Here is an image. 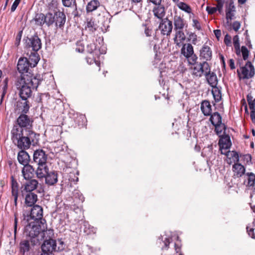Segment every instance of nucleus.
Returning a JSON list of instances; mask_svg holds the SVG:
<instances>
[{
  "label": "nucleus",
  "instance_id": "obj_1",
  "mask_svg": "<svg viewBox=\"0 0 255 255\" xmlns=\"http://www.w3.org/2000/svg\"><path fill=\"white\" fill-rule=\"evenodd\" d=\"M42 79L40 75L34 77L24 75L20 77L16 83L17 88L19 89V95L22 100H26L32 95L33 90H36L40 84Z\"/></svg>",
  "mask_w": 255,
  "mask_h": 255
},
{
  "label": "nucleus",
  "instance_id": "obj_2",
  "mask_svg": "<svg viewBox=\"0 0 255 255\" xmlns=\"http://www.w3.org/2000/svg\"><path fill=\"white\" fill-rule=\"evenodd\" d=\"M12 142L21 149H27L31 144H36L39 140V134L33 131L11 132Z\"/></svg>",
  "mask_w": 255,
  "mask_h": 255
},
{
  "label": "nucleus",
  "instance_id": "obj_3",
  "mask_svg": "<svg viewBox=\"0 0 255 255\" xmlns=\"http://www.w3.org/2000/svg\"><path fill=\"white\" fill-rule=\"evenodd\" d=\"M47 158L48 155L43 149H38L34 151L32 162L37 166L35 173L38 178H42L47 173L48 170Z\"/></svg>",
  "mask_w": 255,
  "mask_h": 255
},
{
  "label": "nucleus",
  "instance_id": "obj_4",
  "mask_svg": "<svg viewBox=\"0 0 255 255\" xmlns=\"http://www.w3.org/2000/svg\"><path fill=\"white\" fill-rule=\"evenodd\" d=\"M24 230V234L29 239L33 245L39 242V235L41 231V225L39 222H29L27 223Z\"/></svg>",
  "mask_w": 255,
  "mask_h": 255
},
{
  "label": "nucleus",
  "instance_id": "obj_5",
  "mask_svg": "<svg viewBox=\"0 0 255 255\" xmlns=\"http://www.w3.org/2000/svg\"><path fill=\"white\" fill-rule=\"evenodd\" d=\"M32 123L33 121L26 114H21L14 124L11 132L32 131L31 129Z\"/></svg>",
  "mask_w": 255,
  "mask_h": 255
},
{
  "label": "nucleus",
  "instance_id": "obj_6",
  "mask_svg": "<svg viewBox=\"0 0 255 255\" xmlns=\"http://www.w3.org/2000/svg\"><path fill=\"white\" fill-rule=\"evenodd\" d=\"M42 208L39 205H35L28 210L23 211V220L21 223L26 224L32 220H33V222H39L42 218Z\"/></svg>",
  "mask_w": 255,
  "mask_h": 255
},
{
  "label": "nucleus",
  "instance_id": "obj_7",
  "mask_svg": "<svg viewBox=\"0 0 255 255\" xmlns=\"http://www.w3.org/2000/svg\"><path fill=\"white\" fill-rule=\"evenodd\" d=\"M191 69L192 70L193 76L200 78L203 75L205 76L210 74L211 67L207 61H203L192 66Z\"/></svg>",
  "mask_w": 255,
  "mask_h": 255
},
{
  "label": "nucleus",
  "instance_id": "obj_8",
  "mask_svg": "<svg viewBox=\"0 0 255 255\" xmlns=\"http://www.w3.org/2000/svg\"><path fill=\"white\" fill-rule=\"evenodd\" d=\"M24 40L25 46L27 49H31L32 51H38L41 48V41L37 34L26 37Z\"/></svg>",
  "mask_w": 255,
  "mask_h": 255
},
{
  "label": "nucleus",
  "instance_id": "obj_9",
  "mask_svg": "<svg viewBox=\"0 0 255 255\" xmlns=\"http://www.w3.org/2000/svg\"><path fill=\"white\" fill-rule=\"evenodd\" d=\"M41 248L40 255H54L53 252L56 251V241L53 239L44 240Z\"/></svg>",
  "mask_w": 255,
  "mask_h": 255
},
{
  "label": "nucleus",
  "instance_id": "obj_10",
  "mask_svg": "<svg viewBox=\"0 0 255 255\" xmlns=\"http://www.w3.org/2000/svg\"><path fill=\"white\" fill-rule=\"evenodd\" d=\"M30 64L28 63V59L26 57H20L17 63V69L18 72L21 74V77L27 75L29 77H34L29 71Z\"/></svg>",
  "mask_w": 255,
  "mask_h": 255
},
{
  "label": "nucleus",
  "instance_id": "obj_11",
  "mask_svg": "<svg viewBox=\"0 0 255 255\" xmlns=\"http://www.w3.org/2000/svg\"><path fill=\"white\" fill-rule=\"evenodd\" d=\"M161 33L163 35H170L173 28L172 22L167 18L161 20L158 26Z\"/></svg>",
  "mask_w": 255,
  "mask_h": 255
},
{
  "label": "nucleus",
  "instance_id": "obj_12",
  "mask_svg": "<svg viewBox=\"0 0 255 255\" xmlns=\"http://www.w3.org/2000/svg\"><path fill=\"white\" fill-rule=\"evenodd\" d=\"M243 79H250L255 75V68L250 61H248L245 66L241 68Z\"/></svg>",
  "mask_w": 255,
  "mask_h": 255
},
{
  "label": "nucleus",
  "instance_id": "obj_13",
  "mask_svg": "<svg viewBox=\"0 0 255 255\" xmlns=\"http://www.w3.org/2000/svg\"><path fill=\"white\" fill-rule=\"evenodd\" d=\"M45 178V183L48 185H53L58 181V173L56 171H52L49 172V168L45 176L42 178Z\"/></svg>",
  "mask_w": 255,
  "mask_h": 255
},
{
  "label": "nucleus",
  "instance_id": "obj_14",
  "mask_svg": "<svg viewBox=\"0 0 255 255\" xmlns=\"http://www.w3.org/2000/svg\"><path fill=\"white\" fill-rule=\"evenodd\" d=\"M220 137L218 144L220 149H229L232 145V142L231 141L230 136L226 134H223L221 136H219Z\"/></svg>",
  "mask_w": 255,
  "mask_h": 255
},
{
  "label": "nucleus",
  "instance_id": "obj_15",
  "mask_svg": "<svg viewBox=\"0 0 255 255\" xmlns=\"http://www.w3.org/2000/svg\"><path fill=\"white\" fill-rule=\"evenodd\" d=\"M174 30L183 29L185 27H187V24L186 21L180 16L175 15L173 18Z\"/></svg>",
  "mask_w": 255,
  "mask_h": 255
},
{
  "label": "nucleus",
  "instance_id": "obj_16",
  "mask_svg": "<svg viewBox=\"0 0 255 255\" xmlns=\"http://www.w3.org/2000/svg\"><path fill=\"white\" fill-rule=\"evenodd\" d=\"M35 172L33 167L29 164L24 165L22 169V176L25 180L31 179L33 177Z\"/></svg>",
  "mask_w": 255,
  "mask_h": 255
},
{
  "label": "nucleus",
  "instance_id": "obj_17",
  "mask_svg": "<svg viewBox=\"0 0 255 255\" xmlns=\"http://www.w3.org/2000/svg\"><path fill=\"white\" fill-rule=\"evenodd\" d=\"M25 149H21L18 153L17 160L19 163L23 166L29 164L30 156Z\"/></svg>",
  "mask_w": 255,
  "mask_h": 255
},
{
  "label": "nucleus",
  "instance_id": "obj_18",
  "mask_svg": "<svg viewBox=\"0 0 255 255\" xmlns=\"http://www.w3.org/2000/svg\"><path fill=\"white\" fill-rule=\"evenodd\" d=\"M232 170L234 172V176L236 178L241 177L245 174V167L241 163H235L233 165Z\"/></svg>",
  "mask_w": 255,
  "mask_h": 255
},
{
  "label": "nucleus",
  "instance_id": "obj_19",
  "mask_svg": "<svg viewBox=\"0 0 255 255\" xmlns=\"http://www.w3.org/2000/svg\"><path fill=\"white\" fill-rule=\"evenodd\" d=\"M212 56V52L211 48L206 45H204L200 50V58L210 61Z\"/></svg>",
  "mask_w": 255,
  "mask_h": 255
},
{
  "label": "nucleus",
  "instance_id": "obj_20",
  "mask_svg": "<svg viewBox=\"0 0 255 255\" xmlns=\"http://www.w3.org/2000/svg\"><path fill=\"white\" fill-rule=\"evenodd\" d=\"M37 200V195L33 193L29 192L25 195V204L29 207H31L32 206L35 205L34 204Z\"/></svg>",
  "mask_w": 255,
  "mask_h": 255
},
{
  "label": "nucleus",
  "instance_id": "obj_21",
  "mask_svg": "<svg viewBox=\"0 0 255 255\" xmlns=\"http://www.w3.org/2000/svg\"><path fill=\"white\" fill-rule=\"evenodd\" d=\"M156 6L154 7L153 9L154 15L159 19L160 20L163 19V17L165 15V10L164 5L159 4H156Z\"/></svg>",
  "mask_w": 255,
  "mask_h": 255
},
{
  "label": "nucleus",
  "instance_id": "obj_22",
  "mask_svg": "<svg viewBox=\"0 0 255 255\" xmlns=\"http://www.w3.org/2000/svg\"><path fill=\"white\" fill-rule=\"evenodd\" d=\"M38 182L36 179H31L24 185L23 191L27 193L32 192L37 187Z\"/></svg>",
  "mask_w": 255,
  "mask_h": 255
},
{
  "label": "nucleus",
  "instance_id": "obj_23",
  "mask_svg": "<svg viewBox=\"0 0 255 255\" xmlns=\"http://www.w3.org/2000/svg\"><path fill=\"white\" fill-rule=\"evenodd\" d=\"M17 107L21 114H27L29 110V103L28 99L26 100H19L17 102Z\"/></svg>",
  "mask_w": 255,
  "mask_h": 255
},
{
  "label": "nucleus",
  "instance_id": "obj_24",
  "mask_svg": "<svg viewBox=\"0 0 255 255\" xmlns=\"http://www.w3.org/2000/svg\"><path fill=\"white\" fill-rule=\"evenodd\" d=\"M55 25L59 27H62L65 23L66 16L63 12L58 11L55 12Z\"/></svg>",
  "mask_w": 255,
  "mask_h": 255
},
{
  "label": "nucleus",
  "instance_id": "obj_25",
  "mask_svg": "<svg viewBox=\"0 0 255 255\" xmlns=\"http://www.w3.org/2000/svg\"><path fill=\"white\" fill-rule=\"evenodd\" d=\"M193 47L191 44H183V46L181 49V53L185 58H188L190 55H192V54H193Z\"/></svg>",
  "mask_w": 255,
  "mask_h": 255
},
{
  "label": "nucleus",
  "instance_id": "obj_26",
  "mask_svg": "<svg viewBox=\"0 0 255 255\" xmlns=\"http://www.w3.org/2000/svg\"><path fill=\"white\" fill-rule=\"evenodd\" d=\"M62 3L64 6L71 7L74 9L73 13L74 16L77 15V4L76 0H62Z\"/></svg>",
  "mask_w": 255,
  "mask_h": 255
},
{
  "label": "nucleus",
  "instance_id": "obj_27",
  "mask_svg": "<svg viewBox=\"0 0 255 255\" xmlns=\"http://www.w3.org/2000/svg\"><path fill=\"white\" fill-rule=\"evenodd\" d=\"M201 110L204 116H210L212 112V108L210 102L206 100L202 102L201 105Z\"/></svg>",
  "mask_w": 255,
  "mask_h": 255
},
{
  "label": "nucleus",
  "instance_id": "obj_28",
  "mask_svg": "<svg viewBox=\"0 0 255 255\" xmlns=\"http://www.w3.org/2000/svg\"><path fill=\"white\" fill-rule=\"evenodd\" d=\"M39 59V56L37 51L31 52L28 59H27L28 63L30 64V67H34L37 64Z\"/></svg>",
  "mask_w": 255,
  "mask_h": 255
},
{
  "label": "nucleus",
  "instance_id": "obj_29",
  "mask_svg": "<svg viewBox=\"0 0 255 255\" xmlns=\"http://www.w3.org/2000/svg\"><path fill=\"white\" fill-rule=\"evenodd\" d=\"M98 28L97 24L92 18H87L85 22V29L90 32H93L97 30Z\"/></svg>",
  "mask_w": 255,
  "mask_h": 255
},
{
  "label": "nucleus",
  "instance_id": "obj_30",
  "mask_svg": "<svg viewBox=\"0 0 255 255\" xmlns=\"http://www.w3.org/2000/svg\"><path fill=\"white\" fill-rule=\"evenodd\" d=\"M208 84L213 88H216L218 84L217 77L214 72H210V74L205 76Z\"/></svg>",
  "mask_w": 255,
  "mask_h": 255
},
{
  "label": "nucleus",
  "instance_id": "obj_31",
  "mask_svg": "<svg viewBox=\"0 0 255 255\" xmlns=\"http://www.w3.org/2000/svg\"><path fill=\"white\" fill-rule=\"evenodd\" d=\"M100 6V2L98 0H91L88 2L86 5V11L87 13L93 12L96 10Z\"/></svg>",
  "mask_w": 255,
  "mask_h": 255
},
{
  "label": "nucleus",
  "instance_id": "obj_32",
  "mask_svg": "<svg viewBox=\"0 0 255 255\" xmlns=\"http://www.w3.org/2000/svg\"><path fill=\"white\" fill-rule=\"evenodd\" d=\"M175 31V35L174 40L175 42L176 43L177 45L179 46L180 43L182 42L185 40V35L183 31V29Z\"/></svg>",
  "mask_w": 255,
  "mask_h": 255
},
{
  "label": "nucleus",
  "instance_id": "obj_33",
  "mask_svg": "<svg viewBox=\"0 0 255 255\" xmlns=\"http://www.w3.org/2000/svg\"><path fill=\"white\" fill-rule=\"evenodd\" d=\"M210 116V121L213 126L222 123V116L218 112H214Z\"/></svg>",
  "mask_w": 255,
  "mask_h": 255
},
{
  "label": "nucleus",
  "instance_id": "obj_34",
  "mask_svg": "<svg viewBox=\"0 0 255 255\" xmlns=\"http://www.w3.org/2000/svg\"><path fill=\"white\" fill-rule=\"evenodd\" d=\"M215 127V132L216 134L218 136H221L223 134L226 133V130L227 129V126L225 124L221 123V124H216L214 125Z\"/></svg>",
  "mask_w": 255,
  "mask_h": 255
},
{
  "label": "nucleus",
  "instance_id": "obj_35",
  "mask_svg": "<svg viewBox=\"0 0 255 255\" xmlns=\"http://www.w3.org/2000/svg\"><path fill=\"white\" fill-rule=\"evenodd\" d=\"M42 235L40 240L43 239L44 240H53L52 237L54 236V231L52 229L48 230H42Z\"/></svg>",
  "mask_w": 255,
  "mask_h": 255
},
{
  "label": "nucleus",
  "instance_id": "obj_36",
  "mask_svg": "<svg viewBox=\"0 0 255 255\" xmlns=\"http://www.w3.org/2000/svg\"><path fill=\"white\" fill-rule=\"evenodd\" d=\"M29 242L28 238L27 240L22 241L20 243V252L24 254L25 252H28L30 249Z\"/></svg>",
  "mask_w": 255,
  "mask_h": 255
},
{
  "label": "nucleus",
  "instance_id": "obj_37",
  "mask_svg": "<svg viewBox=\"0 0 255 255\" xmlns=\"http://www.w3.org/2000/svg\"><path fill=\"white\" fill-rule=\"evenodd\" d=\"M170 239L168 238H165L164 239L162 236H160L158 238L157 241V244H163V246L161 247V249L162 250L165 249L167 250L168 249V247L170 243Z\"/></svg>",
  "mask_w": 255,
  "mask_h": 255
},
{
  "label": "nucleus",
  "instance_id": "obj_38",
  "mask_svg": "<svg viewBox=\"0 0 255 255\" xmlns=\"http://www.w3.org/2000/svg\"><path fill=\"white\" fill-rule=\"evenodd\" d=\"M11 195L18 194V184L13 176L11 177Z\"/></svg>",
  "mask_w": 255,
  "mask_h": 255
},
{
  "label": "nucleus",
  "instance_id": "obj_39",
  "mask_svg": "<svg viewBox=\"0 0 255 255\" xmlns=\"http://www.w3.org/2000/svg\"><path fill=\"white\" fill-rule=\"evenodd\" d=\"M248 181L247 186H253L255 183V174L253 172H247L245 174Z\"/></svg>",
  "mask_w": 255,
  "mask_h": 255
},
{
  "label": "nucleus",
  "instance_id": "obj_40",
  "mask_svg": "<svg viewBox=\"0 0 255 255\" xmlns=\"http://www.w3.org/2000/svg\"><path fill=\"white\" fill-rule=\"evenodd\" d=\"M176 5L179 9L185 11L188 13H190L192 11L191 7L187 3L184 2L179 1L176 4Z\"/></svg>",
  "mask_w": 255,
  "mask_h": 255
},
{
  "label": "nucleus",
  "instance_id": "obj_41",
  "mask_svg": "<svg viewBox=\"0 0 255 255\" xmlns=\"http://www.w3.org/2000/svg\"><path fill=\"white\" fill-rule=\"evenodd\" d=\"M55 13L53 14L52 13L48 12L45 15V23L48 25L50 26L52 24L55 19Z\"/></svg>",
  "mask_w": 255,
  "mask_h": 255
},
{
  "label": "nucleus",
  "instance_id": "obj_42",
  "mask_svg": "<svg viewBox=\"0 0 255 255\" xmlns=\"http://www.w3.org/2000/svg\"><path fill=\"white\" fill-rule=\"evenodd\" d=\"M35 23L38 25H42L45 23V15L43 13H38L34 18Z\"/></svg>",
  "mask_w": 255,
  "mask_h": 255
},
{
  "label": "nucleus",
  "instance_id": "obj_43",
  "mask_svg": "<svg viewBox=\"0 0 255 255\" xmlns=\"http://www.w3.org/2000/svg\"><path fill=\"white\" fill-rule=\"evenodd\" d=\"M186 58L187 59L189 64L192 65V66H194L196 64L199 63L197 62L198 57L195 54H194V52L193 54H192V55H190L188 58Z\"/></svg>",
  "mask_w": 255,
  "mask_h": 255
},
{
  "label": "nucleus",
  "instance_id": "obj_44",
  "mask_svg": "<svg viewBox=\"0 0 255 255\" xmlns=\"http://www.w3.org/2000/svg\"><path fill=\"white\" fill-rule=\"evenodd\" d=\"M214 88L215 90L212 91V94L215 101L216 102H219L221 100V93L220 90H219L217 87Z\"/></svg>",
  "mask_w": 255,
  "mask_h": 255
},
{
  "label": "nucleus",
  "instance_id": "obj_45",
  "mask_svg": "<svg viewBox=\"0 0 255 255\" xmlns=\"http://www.w3.org/2000/svg\"><path fill=\"white\" fill-rule=\"evenodd\" d=\"M17 213L15 212L14 213V225H13V229H14V238H16L17 230V224H18V218H17Z\"/></svg>",
  "mask_w": 255,
  "mask_h": 255
},
{
  "label": "nucleus",
  "instance_id": "obj_46",
  "mask_svg": "<svg viewBox=\"0 0 255 255\" xmlns=\"http://www.w3.org/2000/svg\"><path fill=\"white\" fill-rule=\"evenodd\" d=\"M241 52L244 60H246L249 57V51L246 46H243L241 47Z\"/></svg>",
  "mask_w": 255,
  "mask_h": 255
},
{
  "label": "nucleus",
  "instance_id": "obj_47",
  "mask_svg": "<svg viewBox=\"0 0 255 255\" xmlns=\"http://www.w3.org/2000/svg\"><path fill=\"white\" fill-rule=\"evenodd\" d=\"M97 50V47L95 43H91L87 46V51L89 53H93Z\"/></svg>",
  "mask_w": 255,
  "mask_h": 255
},
{
  "label": "nucleus",
  "instance_id": "obj_48",
  "mask_svg": "<svg viewBox=\"0 0 255 255\" xmlns=\"http://www.w3.org/2000/svg\"><path fill=\"white\" fill-rule=\"evenodd\" d=\"M243 161L247 164H250L252 162V156L250 154L244 155L242 157Z\"/></svg>",
  "mask_w": 255,
  "mask_h": 255
},
{
  "label": "nucleus",
  "instance_id": "obj_49",
  "mask_svg": "<svg viewBox=\"0 0 255 255\" xmlns=\"http://www.w3.org/2000/svg\"><path fill=\"white\" fill-rule=\"evenodd\" d=\"M7 82H8V80L7 78H6L3 82L4 83V85L3 87V93L1 95V100H0V103H1L2 102V100H3V97H4L5 96V94L6 93V90L7 89Z\"/></svg>",
  "mask_w": 255,
  "mask_h": 255
},
{
  "label": "nucleus",
  "instance_id": "obj_50",
  "mask_svg": "<svg viewBox=\"0 0 255 255\" xmlns=\"http://www.w3.org/2000/svg\"><path fill=\"white\" fill-rule=\"evenodd\" d=\"M224 43L227 46L232 45L231 37L228 34H227L225 36Z\"/></svg>",
  "mask_w": 255,
  "mask_h": 255
},
{
  "label": "nucleus",
  "instance_id": "obj_51",
  "mask_svg": "<svg viewBox=\"0 0 255 255\" xmlns=\"http://www.w3.org/2000/svg\"><path fill=\"white\" fill-rule=\"evenodd\" d=\"M232 28L235 31H238L241 27V23L238 21H235L232 23Z\"/></svg>",
  "mask_w": 255,
  "mask_h": 255
},
{
  "label": "nucleus",
  "instance_id": "obj_52",
  "mask_svg": "<svg viewBox=\"0 0 255 255\" xmlns=\"http://www.w3.org/2000/svg\"><path fill=\"white\" fill-rule=\"evenodd\" d=\"M189 40L192 41V43L195 44L197 41V35L194 33H191L189 35Z\"/></svg>",
  "mask_w": 255,
  "mask_h": 255
},
{
  "label": "nucleus",
  "instance_id": "obj_53",
  "mask_svg": "<svg viewBox=\"0 0 255 255\" xmlns=\"http://www.w3.org/2000/svg\"><path fill=\"white\" fill-rule=\"evenodd\" d=\"M246 229H247V231L248 233V235L251 237L253 239H255V234H254V229L252 228H250L249 226H247V228H246Z\"/></svg>",
  "mask_w": 255,
  "mask_h": 255
},
{
  "label": "nucleus",
  "instance_id": "obj_54",
  "mask_svg": "<svg viewBox=\"0 0 255 255\" xmlns=\"http://www.w3.org/2000/svg\"><path fill=\"white\" fill-rule=\"evenodd\" d=\"M234 16V14L232 12V9H229L226 11V18L227 19V23H229V20H231Z\"/></svg>",
  "mask_w": 255,
  "mask_h": 255
},
{
  "label": "nucleus",
  "instance_id": "obj_55",
  "mask_svg": "<svg viewBox=\"0 0 255 255\" xmlns=\"http://www.w3.org/2000/svg\"><path fill=\"white\" fill-rule=\"evenodd\" d=\"M77 46H78L76 48V51L79 52H83L84 50V46L81 42H78L77 43Z\"/></svg>",
  "mask_w": 255,
  "mask_h": 255
},
{
  "label": "nucleus",
  "instance_id": "obj_56",
  "mask_svg": "<svg viewBox=\"0 0 255 255\" xmlns=\"http://www.w3.org/2000/svg\"><path fill=\"white\" fill-rule=\"evenodd\" d=\"M233 43L234 47L238 48V46H240L239 38L238 35H236L233 37Z\"/></svg>",
  "mask_w": 255,
  "mask_h": 255
},
{
  "label": "nucleus",
  "instance_id": "obj_57",
  "mask_svg": "<svg viewBox=\"0 0 255 255\" xmlns=\"http://www.w3.org/2000/svg\"><path fill=\"white\" fill-rule=\"evenodd\" d=\"M217 7H211V6H207L206 7V11L210 14H212L216 12Z\"/></svg>",
  "mask_w": 255,
  "mask_h": 255
},
{
  "label": "nucleus",
  "instance_id": "obj_58",
  "mask_svg": "<svg viewBox=\"0 0 255 255\" xmlns=\"http://www.w3.org/2000/svg\"><path fill=\"white\" fill-rule=\"evenodd\" d=\"M224 4V2L222 0H218L217 6V10H218L219 12H221L222 10L223 6Z\"/></svg>",
  "mask_w": 255,
  "mask_h": 255
},
{
  "label": "nucleus",
  "instance_id": "obj_59",
  "mask_svg": "<svg viewBox=\"0 0 255 255\" xmlns=\"http://www.w3.org/2000/svg\"><path fill=\"white\" fill-rule=\"evenodd\" d=\"M21 0H15L13 2L11 7V11L13 12L16 9V7L19 4Z\"/></svg>",
  "mask_w": 255,
  "mask_h": 255
},
{
  "label": "nucleus",
  "instance_id": "obj_60",
  "mask_svg": "<svg viewBox=\"0 0 255 255\" xmlns=\"http://www.w3.org/2000/svg\"><path fill=\"white\" fill-rule=\"evenodd\" d=\"M247 100L249 105V108H253L254 107V105L252 104V102H253L252 96L248 95L247 97Z\"/></svg>",
  "mask_w": 255,
  "mask_h": 255
},
{
  "label": "nucleus",
  "instance_id": "obj_61",
  "mask_svg": "<svg viewBox=\"0 0 255 255\" xmlns=\"http://www.w3.org/2000/svg\"><path fill=\"white\" fill-rule=\"evenodd\" d=\"M193 26L194 27L197 28L198 30L201 29V25H200V24L198 20L194 19H193Z\"/></svg>",
  "mask_w": 255,
  "mask_h": 255
},
{
  "label": "nucleus",
  "instance_id": "obj_62",
  "mask_svg": "<svg viewBox=\"0 0 255 255\" xmlns=\"http://www.w3.org/2000/svg\"><path fill=\"white\" fill-rule=\"evenodd\" d=\"M250 117L252 122L255 124V111L251 110Z\"/></svg>",
  "mask_w": 255,
  "mask_h": 255
},
{
  "label": "nucleus",
  "instance_id": "obj_63",
  "mask_svg": "<svg viewBox=\"0 0 255 255\" xmlns=\"http://www.w3.org/2000/svg\"><path fill=\"white\" fill-rule=\"evenodd\" d=\"M214 33L217 39H219L221 35V30L219 29L214 30Z\"/></svg>",
  "mask_w": 255,
  "mask_h": 255
},
{
  "label": "nucleus",
  "instance_id": "obj_64",
  "mask_svg": "<svg viewBox=\"0 0 255 255\" xmlns=\"http://www.w3.org/2000/svg\"><path fill=\"white\" fill-rule=\"evenodd\" d=\"M229 66L230 67V68L231 69H235V66L234 63V60L233 59H231L229 60Z\"/></svg>",
  "mask_w": 255,
  "mask_h": 255
}]
</instances>
